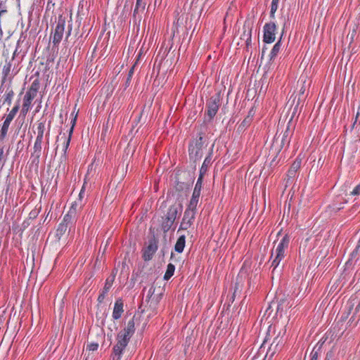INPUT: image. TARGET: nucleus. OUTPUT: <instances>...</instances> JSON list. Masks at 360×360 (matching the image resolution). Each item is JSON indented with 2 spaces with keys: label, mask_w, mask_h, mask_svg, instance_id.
<instances>
[{
  "label": "nucleus",
  "mask_w": 360,
  "mask_h": 360,
  "mask_svg": "<svg viewBox=\"0 0 360 360\" xmlns=\"http://www.w3.org/2000/svg\"><path fill=\"white\" fill-rule=\"evenodd\" d=\"M135 332V323L134 319L127 322L126 328L123 330L118 333L117 335L120 338H123L124 340L129 342L130 338L132 337Z\"/></svg>",
  "instance_id": "obj_9"
},
{
  "label": "nucleus",
  "mask_w": 360,
  "mask_h": 360,
  "mask_svg": "<svg viewBox=\"0 0 360 360\" xmlns=\"http://www.w3.org/2000/svg\"><path fill=\"white\" fill-rule=\"evenodd\" d=\"M2 12H4V11H0V14H1Z\"/></svg>",
  "instance_id": "obj_53"
},
{
  "label": "nucleus",
  "mask_w": 360,
  "mask_h": 360,
  "mask_svg": "<svg viewBox=\"0 0 360 360\" xmlns=\"http://www.w3.org/2000/svg\"><path fill=\"white\" fill-rule=\"evenodd\" d=\"M280 0H272L271 4V10H270V18L274 19L275 18V13L276 12L278 8V3Z\"/></svg>",
  "instance_id": "obj_29"
},
{
  "label": "nucleus",
  "mask_w": 360,
  "mask_h": 360,
  "mask_svg": "<svg viewBox=\"0 0 360 360\" xmlns=\"http://www.w3.org/2000/svg\"><path fill=\"white\" fill-rule=\"evenodd\" d=\"M36 91L37 89L33 90L32 87L28 91L26 92L23 98V104L21 110V113H22L24 115H25L29 111L32 101L35 96Z\"/></svg>",
  "instance_id": "obj_11"
},
{
  "label": "nucleus",
  "mask_w": 360,
  "mask_h": 360,
  "mask_svg": "<svg viewBox=\"0 0 360 360\" xmlns=\"http://www.w3.org/2000/svg\"><path fill=\"white\" fill-rule=\"evenodd\" d=\"M83 190H84V187L82 188L80 193H79V197L82 196V192H83Z\"/></svg>",
  "instance_id": "obj_50"
},
{
  "label": "nucleus",
  "mask_w": 360,
  "mask_h": 360,
  "mask_svg": "<svg viewBox=\"0 0 360 360\" xmlns=\"http://www.w3.org/2000/svg\"><path fill=\"white\" fill-rule=\"evenodd\" d=\"M5 89L6 94L4 95V103H7L10 105L14 96V92L10 85L4 86V84H1L0 91H4Z\"/></svg>",
  "instance_id": "obj_17"
},
{
  "label": "nucleus",
  "mask_w": 360,
  "mask_h": 360,
  "mask_svg": "<svg viewBox=\"0 0 360 360\" xmlns=\"http://www.w3.org/2000/svg\"><path fill=\"white\" fill-rule=\"evenodd\" d=\"M65 25V18L60 15L58 18L57 24L52 37L53 44L54 45H57L61 41L64 34Z\"/></svg>",
  "instance_id": "obj_5"
},
{
  "label": "nucleus",
  "mask_w": 360,
  "mask_h": 360,
  "mask_svg": "<svg viewBox=\"0 0 360 360\" xmlns=\"http://www.w3.org/2000/svg\"><path fill=\"white\" fill-rule=\"evenodd\" d=\"M114 278H115V276H112V277L108 278L106 279L105 286H104L102 292L98 295V302L101 303L103 302L105 295L108 292V291L110 290V289L112 285Z\"/></svg>",
  "instance_id": "obj_15"
},
{
  "label": "nucleus",
  "mask_w": 360,
  "mask_h": 360,
  "mask_svg": "<svg viewBox=\"0 0 360 360\" xmlns=\"http://www.w3.org/2000/svg\"><path fill=\"white\" fill-rule=\"evenodd\" d=\"M200 192H201L200 190L193 189V192L191 198L199 199L200 195Z\"/></svg>",
  "instance_id": "obj_41"
},
{
  "label": "nucleus",
  "mask_w": 360,
  "mask_h": 360,
  "mask_svg": "<svg viewBox=\"0 0 360 360\" xmlns=\"http://www.w3.org/2000/svg\"><path fill=\"white\" fill-rule=\"evenodd\" d=\"M195 213L193 211L185 210L179 231L188 229L193 223Z\"/></svg>",
  "instance_id": "obj_10"
},
{
  "label": "nucleus",
  "mask_w": 360,
  "mask_h": 360,
  "mask_svg": "<svg viewBox=\"0 0 360 360\" xmlns=\"http://www.w3.org/2000/svg\"><path fill=\"white\" fill-rule=\"evenodd\" d=\"M199 199L191 198L189 204L186 210L193 211L196 213V207L198 203Z\"/></svg>",
  "instance_id": "obj_30"
},
{
  "label": "nucleus",
  "mask_w": 360,
  "mask_h": 360,
  "mask_svg": "<svg viewBox=\"0 0 360 360\" xmlns=\"http://www.w3.org/2000/svg\"><path fill=\"white\" fill-rule=\"evenodd\" d=\"M46 139H47V144H49V130L47 131V133L46 134Z\"/></svg>",
  "instance_id": "obj_45"
},
{
  "label": "nucleus",
  "mask_w": 360,
  "mask_h": 360,
  "mask_svg": "<svg viewBox=\"0 0 360 360\" xmlns=\"http://www.w3.org/2000/svg\"><path fill=\"white\" fill-rule=\"evenodd\" d=\"M175 271V266L169 263L167 266V271L164 275V279L168 281L173 275Z\"/></svg>",
  "instance_id": "obj_26"
},
{
  "label": "nucleus",
  "mask_w": 360,
  "mask_h": 360,
  "mask_svg": "<svg viewBox=\"0 0 360 360\" xmlns=\"http://www.w3.org/2000/svg\"><path fill=\"white\" fill-rule=\"evenodd\" d=\"M291 120H292V118L288 122L287 127L282 135V138H281V148L284 147L285 145L288 146L290 143V138L292 135V131L290 128V123Z\"/></svg>",
  "instance_id": "obj_14"
},
{
  "label": "nucleus",
  "mask_w": 360,
  "mask_h": 360,
  "mask_svg": "<svg viewBox=\"0 0 360 360\" xmlns=\"http://www.w3.org/2000/svg\"><path fill=\"white\" fill-rule=\"evenodd\" d=\"M128 343L129 342L117 336V343L114 345L112 352L111 354L112 360H121L123 352Z\"/></svg>",
  "instance_id": "obj_8"
},
{
  "label": "nucleus",
  "mask_w": 360,
  "mask_h": 360,
  "mask_svg": "<svg viewBox=\"0 0 360 360\" xmlns=\"http://www.w3.org/2000/svg\"><path fill=\"white\" fill-rule=\"evenodd\" d=\"M209 0H206L205 4L208 3Z\"/></svg>",
  "instance_id": "obj_52"
},
{
  "label": "nucleus",
  "mask_w": 360,
  "mask_h": 360,
  "mask_svg": "<svg viewBox=\"0 0 360 360\" xmlns=\"http://www.w3.org/2000/svg\"><path fill=\"white\" fill-rule=\"evenodd\" d=\"M320 347L318 348L317 349H316V348L314 347L311 354H310V359L309 360H317L318 359V357H319V353H320Z\"/></svg>",
  "instance_id": "obj_33"
},
{
  "label": "nucleus",
  "mask_w": 360,
  "mask_h": 360,
  "mask_svg": "<svg viewBox=\"0 0 360 360\" xmlns=\"http://www.w3.org/2000/svg\"><path fill=\"white\" fill-rule=\"evenodd\" d=\"M11 68V62H8L6 65H5L3 68V74L4 77H6L8 75Z\"/></svg>",
  "instance_id": "obj_36"
},
{
  "label": "nucleus",
  "mask_w": 360,
  "mask_h": 360,
  "mask_svg": "<svg viewBox=\"0 0 360 360\" xmlns=\"http://www.w3.org/2000/svg\"><path fill=\"white\" fill-rule=\"evenodd\" d=\"M182 210L181 204H174L167 210V213L162 217L161 227L165 233L168 232L172 227L178 214Z\"/></svg>",
  "instance_id": "obj_1"
},
{
  "label": "nucleus",
  "mask_w": 360,
  "mask_h": 360,
  "mask_svg": "<svg viewBox=\"0 0 360 360\" xmlns=\"http://www.w3.org/2000/svg\"><path fill=\"white\" fill-rule=\"evenodd\" d=\"M185 243H186V236L184 235L179 236V238H178V240L174 245L175 251L179 253H181L184 250Z\"/></svg>",
  "instance_id": "obj_22"
},
{
  "label": "nucleus",
  "mask_w": 360,
  "mask_h": 360,
  "mask_svg": "<svg viewBox=\"0 0 360 360\" xmlns=\"http://www.w3.org/2000/svg\"><path fill=\"white\" fill-rule=\"evenodd\" d=\"M301 165V160L296 159L293 163L291 165L288 172V176L289 178H293L295 176L297 171L300 169Z\"/></svg>",
  "instance_id": "obj_19"
},
{
  "label": "nucleus",
  "mask_w": 360,
  "mask_h": 360,
  "mask_svg": "<svg viewBox=\"0 0 360 360\" xmlns=\"http://www.w3.org/2000/svg\"><path fill=\"white\" fill-rule=\"evenodd\" d=\"M250 43H251V29L250 30V31L248 34V38L246 39L247 45H248Z\"/></svg>",
  "instance_id": "obj_42"
},
{
  "label": "nucleus",
  "mask_w": 360,
  "mask_h": 360,
  "mask_svg": "<svg viewBox=\"0 0 360 360\" xmlns=\"http://www.w3.org/2000/svg\"><path fill=\"white\" fill-rule=\"evenodd\" d=\"M290 243V237L288 235H285L278 243L274 251L271 252V257L274 258L271 262V267L274 270L279 265L281 260L285 257L286 250L288 248Z\"/></svg>",
  "instance_id": "obj_2"
},
{
  "label": "nucleus",
  "mask_w": 360,
  "mask_h": 360,
  "mask_svg": "<svg viewBox=\"0 0 360 360\" xmlns=\"http://www.w3.org/2000/svg\"><path fill=\"white\" fill-rule=\"evenodd\" d=\"M276 25L274 22H267L263 27V41L264 43L271 44L275 41Z\"/></svg>",
  "instance_id": "obj_6"
},
{
  "label": "nucleus",
  "mask_w": 360,
  "mask_h": 360,
  "mask_svg": "<svg viewBox=\"0 0 360 360\" xmlns=\"http://www.w3.org/2000/svg\"><path fill=\"white\" fill-rule=\"evenodd\" d=\"M252 120V116L248 115L243 121L240 124L238 127V130L244 131L251 123Z\"/></svg>",
  "instance_id": "obj_27"
},
{
  "label": "nucleus",
  "mask_w": 360,
  "mask_h": 360,
  "mask_svg": "<svg viewBox=\"0 0 360 360\" xmlns=\"http://www.w3.org/2000/svg\"><path fill=\"white\" fill-rule=\"evenodd\" d=\"M158 241L155 237L148 240V245L142 250V257L144 261H150L153 258L158 250Z\"/></svg>",
  "instance_id": "obj_7"
},
{
  "label": "nucleus",
  "mask_w": 360,
  "mask_h": 360,
  "mask_svg": "<svg viewBox=\"0 0 360 360\" xmlns=\"http://www.w3.org/2000/svg\"><path fill=\"white\" fill-rule=\"evenodd\" d=\"M221 105V96L219 93H217L212 96L206 102L207 110L205 112V119L208 122L213 120L217 113Z\"/></svg>",
  "instance_id": "obj_3"
},
{
  "label": "nucleus",
  "mask_w": 360,
  "mask_h": 360,
  "mask_svg": "<svg viewBox=\"0 0 360 360\" xmlns=\"http://www.w3.org/2000/svg\"><path fill=\"white\" fill-rule=\"evenodd\" d=\"M146 5V4L143 0H136L135 8L134 10V15H136L139 10L143 11Z\"/></svg>",
  "instance_id": "obj_31"
},
{
  "label": "nucleus",
  "mask_w": 360,
  "mask_h": 360,
  "mask_svg": "<svg viewBox=\"0 0 360 360\" xmlns=\"http://www.w3.org/2000/svg\"><path fill=\"white\" fill-rule=\"evenodd\" d=\"M39 213V209L35 208V209L32 210L29 213V218L34 219L37 218V217L38 216Z\"/></svg>",
  "instance_id": "obj_38"
},
{
  "label": "nucleus",
  "mask_w": 360,
  "mask_h": 360,
  "mask_svg": "<svg viewBox=\"0 0 360 360\" xmlns=\"http://www.w3.org/2000/svg\"><path fill=\"white\" fill-rule=\"evenodd\" d=\"M212 153L210 152L209 155L205 158L204 160V162L200 167V174L204 175L206 172L207 171L208 167L212 164Z\"/></svg>",
  "instance_id": "obj_20"
},
{
  "label": "nucleus",
  "mask_w": 360,
  "mask_h": 360,
  "mask_svg": "<svg viewBox=\"0 0 360 360\" xmlns=\"http://www.w3.org/2000/svg\"><path fill=\"white\" fill-rule=\"evenodd\" d=\"M37 136L34 144V152L33 155H35L37 158L41 155V143L44 139V135L45 131V122H38L37 127Z\"/></svg>",
  "instance_id": "obj_4"
},
{
  "label": "nucleus",
  "mask_w": 360,
  "mask_h": 360,
  "mask_svg": "<svg viewBox=\"0 0 360 360\" xmlns=\"http://www.w3.org/2000/svg\"><path fill=\"white\" fill-rule=\"evenodd\" d=\"M98 348V344L96 342H91L87 345L86 349L89 351H96Z\"/></svg>",
  "instance_id": "obj_37"
},
{
  "label": "nucleus",
  "mask_w": 360,
  "mask_h": 360,
  "mask_svg": "<svg viewBox=\"0 0 360 360\" xmlns=\"http://www.w3.org/2000/svg\"><path fill=\"white\" fill-rule=\"evenodd\" d=\"M283 345L284 340L283 339V337H279L278 335L274 339L272 343L269 347V349L266 352V355H269L270 357H272L276 352L281 349Z\"/></svg>",
  "instance_id": "obj_12"
},
{
  "label": "nucleus",
  "mask_w": 360,
  "mask_h": 360,
  "mask_svg": "<svg viewBox=\"0 0 360 360\" xmlns=\"http://www.w3.org/2000/svg\"><path fill=\"white\" fill-rule=\"evenodd\" d=\"M354 250H356V252H358L360 250V239L359 240L358 244Z\"/></svg>",
  "instance_id": "obj_43"
},
{
  "label": "nucleus",
  "mask_w": 360,
  "mask_h": 360,
  "mask_svg": "<svg viewBox=\"0 0 360 360\" xmlns=\"http://www.w3.org/2000/svg\"><path fill=\"white\" fill-rule=\"evenodd\" d=\"M188 151L190 158L194 160V161L200 159L202 157V149L198 146H193V144L189 146Z\"/></svg>",
  "instance_id": "obj_18"
},
{
  "label": "nucleus",
  "mask_w": 360,
  "mask_h": 360,
  "mask_svg": "<svg viewBox=\"0 0 360 360\" xmlns=\"http://www.w3.org/2000/svg\"><path fill=\"white\" fill-rule=\"evenodd\" d=\"M75 122H76V117H75V118L72 120V127H70V129L69 130L68 137L65 138V141L63 142V155L65 158H66L67 150H68V147L70 146V141H71V138H72V133H73V130H74V127H75Z\"/></svg>",
  "instance_id": "obj_16"
},
{
  "label": "nucleus",
  "mask_w": 360,
  "mask_h": 360,
  "mask_svg": "<svg viewBox=\"0 0 360 360\" xmlns=\"http://www.w3.org/2000/svg\"><path fill=\"white\" fill-rule=\"evenodd\" d=\"M10 124H11V122H8V121L6 120H4V122L1 126V130H0V141L4 140L5 139V137L6 136Z\"/></svg>",
  "instance_id": "obj_24"
},
{
  "label": "nucleus",
  "mask_w": 360,
  "mask_h": 360,
  "mask_svg": "<svg viewBox=\"0 0 360 360\" xmlns=\"http://www.w3.org/2000/svg\"><path fill=\"white\" fill-rule=\"evenodd\" d=\"M281 49V39L274 44L270 53L269 60H273L278 55Z\"/></svg>",
  "instance_id": "obj_23"
},
{
  "label": "nucleus",
  "mask_w": 360,
  "mask_h": 360,
  "mask_svg": "<svg viewBox=\"0 0 360 360\" xmlns=\"http://www.w3.org/2000/svg\"><path fill=\"white\" fill-rule=\"evenodd\" d=\"M76 209L74 207V205H72L68 212L64 216L63 219L61 222L67 224L72 223V219L75 216Z\"/></svg>",
  "instance_id": "obj_21"
},
{
  "label": "nucleus",
  "mask_w": 360,
  "mask_h": 360,
  "mask_svg": "<svg viewBox=\"0 0 360 360\" xmlns=\"http://www.w3.org/2000/svg\"><path fill=\"white\" fill-rule=\"evenodd\" d=\"M352 195H359L360 194V184H358L351 192Z\"/></svg>",
  "instance_id": "obj_39"
},
{
  "label": "nucleus",
  "mask_w": 360,
  "mask_h": 360,
  "mask_svg": "<svg viewBox=\"0 0 360 360\" xmlns=\"http://www.w3.org/2000/svg\"><path fill=\"white\" fill-rule=\"evenodd\" d=\"M193 146H198L200 149H202V137L200 136L199 139L196 141L195 144H193Z\"/></svg>",
  "instance_id": "obj_40"
},
{
  "label": "nucleus",
  "mask_w": 360,
  "mask_h": 360,
  "mask_svg": "<svg viewBox=\"0 0 360 360\" xmlns=\"http://www.w3.org/2000/svg\"><path fill=\"white\" fill-rule=\"evenodd\" d=\"M71 27H70L69 30L68 31V33H67V37H69L71 34Z\"/></svg>",
  "instance_id": "obj_47"
},
{
  "label": "nucleus",
  "mask_w": 360,
  "mask_h": 360,
  "mask_svg": "<svg viewBox=\"0 0 360 360\" xmlns=\"http://www.w3.org/2000/svg\"><path fill=\"white\" fill-rule=\"evenodd\" d=\"M203 176L202 174H200L198 179H197V181H196V184L195 185V187H194V189H197V190H200L201 191V188H202V179H203Z\"/></svg>",
  "instance_id": "obj_34"
},
{
  "label": "nucleus",
  "mask_w": 360,
  "mask_h": 360,
  "mask_svg": "<svg viewBox=\"0 0 360 360\" xmlns=\"http://www.w3.org/2000/svg\"><path fill=\"white\" fill-rule=\"evenodd\" d=\"M358 254V252H356V250H354L352 252V256H354Z\"/></svg>",
  "instance_id": "obj_48"
},
{
  "label": "nucleus",
  "mask_w": 360,
  "mask_h": 360,
  "mask_svg": "<svg viewBox=\"0 0 360 360\" xmlns=\"http://www.w3.org/2000/svg\"><path fill=\"white\" fill-rule=\"evenodd\" d=\"M264 50H262V58L264 57Z\"/></svg>",
  "instance_id": "obj_51"
},
{
  "label": "nucleus",
  "mask_w": 360,
  "mask_h": 360,
  "mask_svg": "<svg viewBox=\"0 0 360 360\" xmlns=\"http://www.w3.org/2000/svg\"><path fill=\"white\" fill-rule=\"evenodd\" d=\"M19 104H16L12 110L10 111V112L7 115L6 117V120H8V122H11L13 118L15 117V115L17 114L18 111L19 110Z\"/></svg>",
  "instance_id": "obj_28"
},
{
  "label": "nucleus",
  "mask_w": 360,
  "mask_h": 360,
  "mask_svg": "<svg viewBox=\"0 0 360 360\" xmlns=\"http://www.w3.org/2000/svg\"><path fill=\"white\" fill-rule=\"evenodd\" d=\"M123 307L124 304L121 299H118L115 301L112 315L114 319L117 320L122 316L124 312Z\"/></svg>",
  "instance_id": "obj_13"
},
{
  "label": "nucleus",
  "mask_w": 360,
  "mask_h": 360,
  "mask_svg": "<svg viewBox=\"0 0 360 360\" xmlns=\"http://www.w3.org/2000/svg\"><path fill=\"white\" fill-rule=\"evenodd\" d=\"M134 68H135V65H134L129 70V72H128V75H127V80L125 82V88H127V86H129L131 84V78H132V76L134 75Z\"/></svg>",
  "instance_id": "obj_32"
},
{
  "label": "nucleus",
  "mask_w": 360,
  "mask_h": 360,
  "mask_svg": "<svg viewBox=\"0 0 360 360\" xmlns=\"http://www.w3.org/2000/svg\"><path fill=\"white\" fill-rule=\"evenodd\" d=\"M359 311H360V302L356 307L354 314L358 313Z\"/></svg>",
  "instance_id": "obj_44"
},
{
  "label": "nucleus",
  "mask_w": 360,
  "mask_h": 360,
  "mask_svg": "<svg viewBox=\"0 0 360 360\" xmlns=\"http://www.w3.org/2000/svg\"><path fill=\"white\" fill-rule=\"evenodd\" d=\"M6 158L4 156V148H0V171L3 168Z\"/></svg>",
  "instance_id": "obj_35"
},
{
  "label": "nucleus",
  "mask_w": 360,
  "mask_h": 360,
  "mask_svg": "<svg viewBox=\"0 0 360 360\" xmlns=\"http://www.w3.org/2000/svg\"><path fill=\"white\" fill-rule=\"evenodd\" d=\"M282 310L283 309V307H282V304L281 303H279L278 304V310Z\"/></svg>",
  "instance_id": "obj_46"
},
{
  "label": "nucleus",
  "mask_w": 360,
  "mask_h": 360,
  "mask_svg": "<svg viewBox=\"0 0 360 360\" xmlns=\"http://www.w3.org/2000/svg\"><path fill=\"white\" fill-rule=\"evenodd\" d=\"M68 226L67 224L63 223V222H60L56 229V236L60 239L61 238V237L64 235V233L66 232L67 229H68Z\"/></svg>",
  "instance_id": "obj_25"
},
{
  "label": "nucleus",
  "mask_w": 360,
  "mask_h": 360,
  "mask_svg": "<svg viewBox=\"0 0 360 360\" xmlns=\"http://www.w3.org/2000/svg\"><path fill=\"white\" fill-rule=\"evenodd\" d=\"M329 355H330V354L329 353H327L326 357L325 360H330L329 358H328Z\"/></svg>",
  "instance_id": "obj_49"
}]
</instances>
